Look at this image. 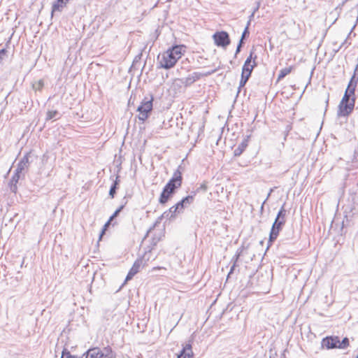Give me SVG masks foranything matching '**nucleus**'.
Returning <instances> with one entry per match:
<instances>
[{
  "label": "nucleus",
  "instance_id": "1",
  "mask_svg": "<svg viewBox=\"0 0 358 358\" xmlns=\"http://www.w3.org/2000/svg\"><path fill=\"white\" fill-rule=\"evenodd\" d=\"M185 46L175 45L158 56L159 67L169 69L175 66L185 52Z\"/></svg>",
  "mask_w": 358,
  "mask_h": 358
},
{
  "label": "nucleus",
  "instance_id": "2",
  "mask_svg": "<svg viewBox=\"0 0 358 358\" xmlns=\"http://www.w3.org/2000/svg\"><path fill=\"white\" fill-rule=\"evenodd\" d=\"M82 358H116L115 353L110 346L90 348L83 355Z\"/></svg>",
  "mask_w": 358,
  "mask_h": 358
},
{
  "label": "nucleus",
  "instance_id": "3",
  "mask_svg": "<svg viewBox=\"0 0 358 358\" xmlns=\"http://www.w3.org/2000/svg\"><path fill=\"white\" fill-rule=\"evenodd\" d=\"M348 94L345 93L343 99H341L337 112L338 117H347L353 110L355 99V98H350Z\"/></svg>",
  "mask_w": 358,
  "mask_h": 358
},
{
  "label": "nucleus",
  "instance_id": "4",
  "mask_svg": "<svg viewBox=\"0 0 358 358\" xmlns=\"http://www.w3.org/2000/svg\"><path fill=\"white\" fill-rule=\"evenodd\" d=\"M180 169L181 166H179L178 169L174 171L172 178L164 186V188L170 191L172 194H173L175 190L179 188L182 185V178Z\"/></svg>",
  "mask_w": 358,
  "mask_h": 358
},
{
  "label": "nucleus",
  "instance_id": "5",
  "mask_svg": "<svg viewBox=\"0 0 358 358\" xmlns=\"http://www.w3.org/2000/svg\"><path fill=\"white\" fill-rule=\"evenodd\" d=\"M153 97L151 96L150 99L145 97L138 107L137 110L139 112L138 118L144 122L149 116V113L152 109Z\"/></svg>",
  "mask_w": 358,
  "mask_h": 358
},
{
  "label": "nucleus",
  "instance_id": "6",
  "mask_svg": "<svg viewBox=\"0 0 358 358\" xmlns=\"http://www.w3.org/2000/svg\"><path fill=\"white\" fill-rule=\"evenodd\" d=\"M257 59V55H255L253 51H251L249 57L245 61V63L242 68L241 76H246L247 78L251 76L252 71L255 66H256L257 64L255 59Z\"/></svg>",
  "mask_w": 358,
  "mask_h": 358
},
{
  "label": "nucleus",
  "instance_id": "7",
  "mask_svg": "<svg viewBox=\"0 0 358 358\" xmlns=\"http://www.w3.org/2000/svg\"><path fill=\"white\" fill-rule=\"evenodd\" d=\"M214 43L217 47L226 48L231 43L229 36L227 32L224 31H216L213 35Z\"/></svg>",
  "mask_w": 358,
  "mask_h": 358
},
{
  "label": "nucleus",
  "instance_id": "8",
  "mask_svg": "<svg viewBox=\"0 0 358 358\" xmlns=\"http://www.w3.org/2000/svg\"><path fill=\"white\" fill-rule=\"evenodd\" d=\"M339 338L338 336H327L322 340L321 346L327 350L338 348Z\"/></svg>",
  "mask_w": 358,
  "mask_h": 358
},
{
  "label": "nucleus",
  "instance_id": "9",
  "mask_svg": "<svg viewBox=\"0 0 358 358\" xmlns=\"http://www.w3.org/2000/svg\"><path fill=\"white\" fill-rule=\"evenodd\" d=\"M247 248H241L237 250L235 255L233 257L231 262H233V265L231 266L230 271L227 275V279L231 278V275L234 273L235 268L236 266H238V261L240 260L241 256H243L245 253H246Z\"/></svg>",
  "mask_w": 358,
  "mask_h": 358
},
{
  "label": "nucleus",
  "instance_id": "10",
  "mask_svg": "<svg viewBox=\"0 0 358 358\" xmlns=\"http://www.w3.org/2000/svg\"><path fill=\"white\" fill-rule=\"evenodd\" d=\"M285 223V220H281L275 218L274 223L273 224L270 236L269 243H271L273 240L276 239L282 226Z\"/></svg>",
  "mask_w": 358,
  "mask_h": 358
},
{
  "label": "nucleus",
  "instance_id": "11",
  "mask_svg": "<svg viewBox=\"0 0 358 358\" xmlns=\"http://www.w3.org/2000/svg\"><path fill=\"white\" fill-rule=\"evenodd\" d=\"M145 265H144V263L142 262L141 259L137 258V259L134 262L132 267L129 271V273H127V275L126 277L125 280L128 281L133 278V277L138 273L140 270L143 268Z\"/></svg>",
  "mask_w": 358,
  "mask_h": 358
},
{
  "label": "nucleus",
  "instance_id": "12",
  "mask_svg": "<svg viewBox=\"0 0 358 358\" xmlns=\"http://www.w3.org/2000/svg\"><path fill=\"white\" fill-rule=\"evenodd\" d=\"M148 250L141 252V248L138 252V259L144 263V265H147L148 262L154 260L156 258V255H154L152 251V248H148Z\"/></svg>",
  "mask_w": 358,
  "mask_h": 358
},
{
  "label": "nucleus",
  "instance_id": "13",
  "mask_svg": "<svg viewBox=\"0 0 358 358\" xmlns=\"http://www.w3.org/2000/svg\"><path fill=\"white\" fill-rule=\"evenodd\" d=\"M193 357V352L192 348V343L189 341L186 343L181 350L180 353L178 355V357L180 358H192Z\"/></svg>",
  "mask_w": 358,
  "mask_h": 358
},
{
  "label": "nucleus",
  "instance_id": "14",
  "mask_svg": "<svg viewBox=\"0 0 358 358\" xmlns=\"http://www.w3.org/2000/svg\"><path fill=\"white\" fill-rule=\"evenodd\" d=\"M358 83V78H356L355 73L351 78L349 84L348 85V87L345 92V93L348 94L350 96H352L355 94V88L357 86V84Z\"/></svg>",
  "mask_w": 358,
  "mask_h": 358
},
{
  "label": "nucleus",
  "instance_id": "15",
  "mask_svg": "<svg viewBox=\"0 0 358 358\" xmlns=\"http://www.w3.org/2000/svg\"><path fill=\"white\" fill-rule=\"evenodd\" d=\"M29 166V154L24 155L20 160L17 166V173H22L24 169H27Z\"/></svg>",
  "mask_w": 358,
  "mask_h": 358
},
{
  "label": "nucleus",
  "instance_id": "16",
  "mask_svg": "<svg viewBox=\"0 0 358 358\" xmlns=\"http://www.w3.org/2000/svg\"><path fill=\"white\" fill-rule=\"evenodd\" d=\"M177 213H178V209L176 208L174 205L172 207H171L168 210L164 212V213L159 217V220H170L174 217Z\"/></svg>",
  "mask_w": 358,
  "mask_h": 358
},
{
  "label": "nucleus",
  "instance_id": "17",
  "mask_svg": "<svg viewBox=\"0 0 358 358\" xmlns=\"http://www.w3.org/2000/svg\"><path fill=\"white\" fill-rule=\"evenodd\" d=\"M68 1L66 0H56L53 2L52 6V15L57 11H62V10L66 6Z\"/></svg>",
  "mask_w": 358,
  "mask_h": 358
},
{
  "label": "nucleus",
  "instance_id": "18",
  "mask_svg": "<svg viewBox=\"0 0 358 358\" xmlns=\"http://www.w3.org/2000/svg\"><path fill=\"white\" fill-rule=\"evenodd\" d=\"M173 194L164 187L162 192L160 194L159 202L160 204H165L169 199L172 196Z\"/></svg>",
  "mask_w": 358,
  "mask_h": 358
},
{
  "label": "nucleus",
  "instance_id": "19",
  "mask_svg": "<svg viewBox=\"0 0 358 358\" xmlns=\"http://www.w3.org/2000/svg\"><path fill=\"white\" fill-rule=\"evenodd\" d=\"M196 196V192H192L191 195H188L181 200L182 203L185 207L192 204L194 201V196Z\"/></svg>",
  "mask_w": 358,
  "mask_h": 358
},
{
  "label": "nucleus",
  "instance_id": "20",
  "mask_svg": "<svg viewBox=\"0 0 358 358\" xmlns=\"http://www.w3.org/2000/svg\"><path fill=\"white\" fill-rule=\"evenodd\" d=\"M60 118V115L57 110H48L46 113V120H58Z\"/></svg>",
  "mask_w": 358,
  "mask_h": 358
},
{
  "label": "nucleus",
  "instance_id": "21",
  "mask_svg": "<svg viewBox=\"0 0 358 358\" xmlns=\"http://www.w3.org/2000/svg\"><path fill=\"white\" fill-rule=\"evenodd\" d=\"M292 69H293L292 66H289V67H285L284 69H282L279 72L278 80H281L283 78H285L287 75L290 73Z\"/></svg>",
  "mask_w": 358,
  "mask_h": 358
},
{
  "label": "nucleus",
  "instance_id": "22",
  "mask_svg": "<svg viewBox=\"0 0 358 358\" xmlns=\"http://www.w3.org/2000/svg\"><path fill=\"white\" fill-rule=\"evenodd\" d=\"M247 146V143L245 142H242L237 148L234 150V155L236 156L240 155L243 151L245 150V148Z\"/></svg>",
  "mask_w": 358,
  "mask_h": 358
},
{
  "label": "nucleus",
  "instance_id": "23",
  "mask_svg": "<svg viewBox=\"0 0 358 358\" xmlns=\"http://www.w3.org/2000/svg\"><path fill=\"white\" fill-rule=\"evenodd\" d=\"M118 178L119 176L116 177V180L114 181L113 185L110 187V191H109V195L111 196V198H113L115 194V191L117 189V185L118 184Z\"/></svg>",
  "mask_w": 358,
  "mask_h": 358
},
{
  "label": "nucleus",
  "instance_id": "24",
  "mask_svg": "<svg viewBox=\"0 0 358 358\" xmlns=\"http://www.w3.org/2000/svg\"><path fill=\"white\" fill-rule=\"evenodd\" d=\"M285 216H286V210L285 209V204H283L277 215L276 219L281 220H285Z\"/></svg>",
  "mask_w": 358,
  "mask_h": 358
},
{
  "label": "nucleus",
  "instance_id": "25",
  "mask_svg": "<svg viewBox=\"0 0 358 358\" xmlns=\"http://www.w3.org/2000/svg\"><path fill=\"white\" fill-rule=\"evenodd\" d=\"M350 345L349 339L345 337L341 341H339L338 348L346 349Z\"/></svg>",
  "mask_w": 358,
  "mask_h": 358
},
{
  "label": "nucleus",
  "instance_id": "26",
  "mask_svg": "<svg viewBox=\"0 0 358 358\" xmlns=\"http://www.w3.org/2000/svg\"><path fill=\"white\" fill-rule=\"evenodd\" d=\"M44 86L43 80H39L33 84V88L36 91H41Z\"/></svg>",
  "mask_w": 358,
  "mask_h": 358
},
{
  "label": "nucleus",
  "instance_id": "27",
  "mask_svg": "<svg viewBox=\"0 0 358 358\" xmlns=\"http://www.w3.org/2000/svg\"><path fill=\"white\" fill-rule=\"evenodd\" d=\"M124 205H121L114 213L110 217L109 222H111L115 217L118 215V214L122 211V210L124 208Z\"/></svg>",
  "mask_w": 358,
  "mask_h": 358
},
{
  "label": "nucleus",
  "instance_id": "28",
  "mask_svg": "<svg viewBox=\"0 0 358 358\" xmlns=\"http://www.w3.org/2000/svg\"><path fill=\"white\" fill-rule=\"evenodd\" d=\"M61 358H77V357L72 355L67 349H64Z\"/></svg>",
  "mask_w": 358,
  "mask_h": 358
},
{
  "label": "nucleus",
  "instance_id": "29",
  "mask_svg": "<svg viewBox=\"0 0 358 358\" xmlns=\"http://www.w3.org/2000/svg\"><path fill=\"white\" fill-rule=\"evenodd\" d=\"M250 24V20H248V22L247 23V26L245 27V28L242 34V36H241V40H242V42L243 41V39L245 38V36L247 35H249L248 28H249Z\"/></svg>",
  "mask_w": 358,
  "mask_h": 358
},
{
  "label": "nucleus",
  "instance_id": "30",
  "mask_svg": "<svg viewBox=\"0 0 358 358\" xmlns=\"http://www.w3.org/2000/svg\"><path fill=\"white\" fill-rule=\"evenodd\" d=\"M194 83V82L193 81L192 78H191V76L189 75L187 77L185 78L183 81H182V83L185 86H189L192 84H193Z\"/></svg>",
  "mask_w": 358,
  "mask_h": 358
},
{
  "label": "nucleus",
  "instance_id": "31",
  "mask_svg": "<svg viewBox=\"0 0 358 358\" xmlns=\"http://www.w3.org/2000/svg\"><path fill=\"white\" fill-rule=\"evenodd\" d=\"M248 80V78H247L246 76H244V77L241 76V80L239 83L238 92H240L241 88L245 86V85L246 84Z\"/></svg>",
  "mask_w": 358,
  "mask_h": 358
},
{
  "label": "nucleus",
  "instance_id": "32",
  "mask_svg": "<svg viewBox=\"0 0 358 358\" xmlns=\"http://www.w3.org/2000/svg\"><path fill=\"white\" fill-rule=\"evenodd\" d=\"M189 76L192 78L193 81L196 82V80H198L201 78V74L198 72H194L192 74H190Z\"/></svg>",
  "mask_w": 358,
  "mask_h": 358
},
{
  "label": "nucleus",
  "instance_id": "33",
  "mask_svg": "<svg viewBox=\"0 0 358 358\" xmlns=\"http://www.w3.org/2000/svg\"><path fill=\"white\" fill-rule=\"evenodd\" d=\"M20 173H17V170H15V173H14V175L12 177L11 182H14L17 183L18 182L19 179H20Z\"/></svg>",
  "mask_w": 358,
  "mask_h": 358
},
{
  "label": "nucleus",
  "instance_id": "34",
  "mask_svg": "<svg viewBox=\"0 0 358 358\" xmlns=\"http://www.w3.org/2000/svg\"><path fill=\"white\" fill-rule=\"evenodd\" d=\"M176 208L178 209V213L182 212L183 209L185 208V206H183V204L182 203L181 201L178 202L176 205H175Z\"/></svg>",
  "mask_w": 358,
  "mask_h": 358
},
{
  "label": "nucleus",
  "instance_id": "35",
  "mask_svg": "<svg viewBox=\"0 0 358 358\" xmlns=\"http://www.w3.org/2000/svg\"><path fill=\"white\" fill-rule=\"evenodd\" d=\"M242 44H243L242 40H240L239 43L238 45L237 48H236V53H235V57H236L237 54L240 52L241 48L242 47Z\"/></svg>",
  "mask_w": 358,
  "mask_h": 358
},
{
  "label": "nucleus",
  "instance_id": "36",
  "mask_svg": "<svg viewBox=\"0 0 358 358\" xmlns=\"http://www.w3.org/2000/svg\"><path fill=\"white\" fill-rule=\"evenodd\" d=\"M207 189V187L205 184H201L199 187L196 189V194L199 192L200 190L206 191Z\"/></svg>",
  "mask_w": 358,
  "mask_h": 358
},
{
  "label": "nucleus",
  "instance_id": "37",
  "mask_svg": "<svg viewBox=\"0 0 358 358\" xmlns=\"http://www.w3.org/2000/svg\"><path fill=\"white\" fill-rule=\"evenodd\" d=\"M157 270H166V268L163 266H155L152 268L151 272H154L155 271Z\"/></svg>",
  "mask_w": 358,
  "mask_h": 358
},
{
  "label": "nucleus",
  "instance_id": "38",
  "mask_svg": "<svg viewBox=\"0 0 358 358\" xmlns=\"http://www.w3.org/2000/svg\"><path fill=\"white\" fill-rule=\"evenodd\" d=\"M6 52L7 51L4 48L0 50V59H2L6 55Z\"/></svg>",
  "mask_w": 358,
  "mask_h": 358
},
{
  "label": "nucleus",
  "instance_id": "39",
  "mask_svg": "<svg viewBox=\"0 0 358 358\" xmlns=\"http://www.w3.org/2000/svg\"><path fill=\"white\" fill-rule=\"evenodd\" d=\"M353 161H358V151H355L354 154Z\"/></svg>",
  "mask_w": 358,
  "mask_h": 358
},
{
  "label": "nucleus",
  "instance_id": "40",
  "mask_svg": "<svg viewBox=\"0 0 358 358\" xmlns=\"http://www.w3.org/2000/svg\"><path fill=\"white\" fill-rule=\"evenodd\" d=\"M110 223V222H109V220H108V222L103 226V229L102 231V234L104 232V230L106 229V227H108L109 226Z\"/></svg>",
  "mask_w": 358,
  "mask_h": 358
},
{
  "label": "nucleus",
  "instance_id": "41",
  "mask_svg": "<svg viewBox=\"0 0 358 358\" xmlns=\"http://www.w3.org/2000/svg\"><path fill=\"white\" fill-rule=\"evenodd\" d=\"M259 5H260V3H257V6H256V7H255V9L253 10V12H254V13H256V12L259 10Z\"/></svg>",
  "mask_w": 358,
  "mask_h": 358
},
{
  "label": "nucleus",
  "instance_id": "42",
  "mask_svg": "<svg viewBox=\"0 0 358 358\" xmlns=\"http://www.w3.org/2000/svg\"><path fill=\"white\" fill-rule=\"evenodd\" d=\"M255 13H254L252 11V14L250 15V16L249 17V20H252V19L254 17V15H255Z\"/></svg>",
  "mask_w": 358,
  "mask_h": 358
},
{
  "label": "nucleus",
  "instance_id": "43",
  "mask_svg": "<svg viewBox=\"0 0 358 358\" xmlns=\"http://www.w3.org/2000/svg\"><path fill=\"white\" fill-rule=\"evenodd\" d=\"M266 200H267V199H266V200H264V202H263V203L262 204V206H261V210H263V209H264V203H266Z\"/></svg>",
  "mask_w": 358,
  "mask_h": 358
},
{
  "label": "nucleus",
  "instance_id": "44",
  "mask_svg": "<svg viewBox=\"0 0 358 358\" xmlns=\"http://www.w3.org/2000/svg\"><path fill=\"white\" fill-rule=\"evenodd\" d=\"M17 189L16 185H14L13 187H11V189L13 192H15V189Z\"/></svg>",
  "mask_w": 358,
  "mask_h": 358
},
{
  "label": "nucleus",
  "instance_id": "45",
  "mask_svg": "<svg viewBox=\"0 0 358 358\" xmlns=\"http://www.w3.org/2000/svg\"><path fill=\"white\" fill-rule=\"evenodd\" d=\"M270 192H272V189H270ZM270 194H271V192H269V193H268V196H267V198H266V199H268V198L269 197V196H270Z\"/></svg>",
  "mask_w": 358,
  "mask_h": 358
},
{
  "label": "nucleus",
  "instance_id": "46",
  "mask_svg": "<svg viewBox=\"0 0 358 358\" xmlns=\"http://www.w3.org/2000/svg\"><path fill=\"white\" fill-rule=\"evenodd\" d=\"M328 102H329V98H327V101H326L327 106L328 105Z\"/></svg>",
  "mask_w": 358,
  "mask_h": 358
},
{
  "label": "nucleus",
  "instance_id": "47",
  "mask_svg": "<svg viewBox=\"0 0 358 358\" xmlns=\"http://www.w3.org/2000/svg\"><path fill=\"white\" fill-rule=\"evenodd\" d=\"M269 249L268 247H266V252Z\"/></svg>",
  "mask_w": 358,
  "mask_h": 358
},
{
  "label": "nucleus",
  "instance_id": "48",
  "mask_svg": "<svg viewBox=\"0 0 358 358\" xmlns=\"http://www.w3.org/2000/svg\"><path fill=\"white\" fill-rule=\"evenodd\" d=\"M356 358H358V355L357 356V357H356Z\"/></svg>",
  "mask_w": 358,
  "mask_h": 358
},
{
  "label": "nucleus",
  "instance_id": "49",
  "mask_svg": "<svg viewBox=\"0 0 358 358\" xmlns=\"http://www.w3.org/2000/svg\"><path fill=\"white\" fill-rule=\"evenodd\" d=\"M177 358H180V357H177Z\"/></svg>",
  "mask_w": 358,
  "mask_h": 358
}]
</instances>
